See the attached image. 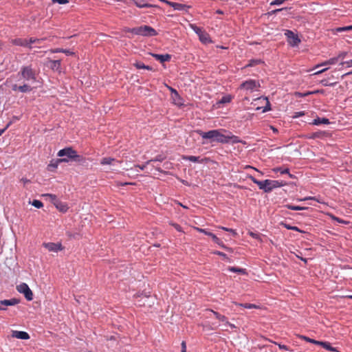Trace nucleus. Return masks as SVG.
Here are the masks:
<instances>
[{
  "label": "nucleus",
  "instance_id": "1",
  "mask_svg": "<svg viewBox=\"0 0 352 352\" xmlns=\"http://www.w3.org/2000/svg\"><path fill=\"white\" fill-rule=\"evenodd\" d=\"M57 155L62 157L59 158V161H62V162L65 163L73 161L78 164H83L86 162L85 157L78 154L77 151L71 146L60 149L58 152Z\"/></svg>",
  "mask_w": 352,
  "mask_h": 352
},
{
  "label": "nucleus",
  "instance_id": "2",
  "mask_svg": "<svg viewBox=\"0 0 352 352\" xmlns=\"http://www.w3.org/2000/svg\"><path fill=\"white\" fill-rule=\"evenodd\" d=\"M225 129H212L207 132L201 130H196L195 132L199 134L203 139L210 140L211 142H216L217 143L226 144V133H223Z\"/></svg>",
  "mask_w": 352,
  "mask_h": 352
},
{
  "label": "nucleus",
  "instance_id": "3",
  "mask_svg": "<svg viewBox=\"0 0 352 352\" xmlns=\"http://www.w3.org/2000/svg\"><path fill=\"white\" fill-rule=\"evenodd\" d=\"M126 32L131 33L134 35L151 37L157 35V32L151 26L149 25H141L139 27L128 28L126 30Z\"/></svg>",
  "mask_w": 352,
  "mask_h": 352
},
{
  "label": "nucleus",
  "instance_id": "4",
  "mask_svg": "<svg viewBox=\"0 0 352 352\" xmlns=\"http://www.w3.org/2000/svg\"><path fill=\"white\" fill-rule=\"evenodd\" d=\"M19 74L26 81L36 82V73L32 69V65L23 66L21 68Z\"/></svg>",
  "mask_w": 352,
  "mask_h": 352
},
{
  "label": "nucleus",
  "instance_id": "5",
  "mask_svg": "<svg viewBox=\"0 0 352 352\" xmlns=\"http://www.w3.org/2000/svg\"><path fill=\"white\" fill-rule=\"evenodd\" d=\"M195 229L200 233H203L207 236H211L212 241L224 250H226L228 251L232 250V248L226 246L219 238H218L214 234L212 233L211 232H209L208 230L198 227L195 228Z\"/></svg>",
  "mask_w": 352,
  "mask_h": 352
},
{
  "label": "nucleus",
  "instance_id": "6",
  "mask_svg": "<svg viewBox=\"0 0 352 352\" xmlns=\"http://www.w3.org/2000/svg\"><path fill=\"white\" fill-rule=\"evenodd\" d=\"M287 185V183L282 180L265 179V192H270L274 189L280 188Z\"/></svg>",
  "mask_w": 352,
  "mask_h": 352
},
{
  "label": "nucleus",
  "instance_id": "7",
  "mask_svg": "<svg viewBox=\"0 0 352 352\" xmlns=\"http://www.w3.org/2000/svg\"><path fill=\"white\" fill-rule=\"evenodd\" d=\"M261 87V85L258 81L254 79H249L244 82H243L240 86L239 89H244L246 91H250L251 92L254 91L256 89Z\"/></svg>",
  "mask_w": 352,
  "mask_h": 352
},
{
  "label": "nucleus",
  "instance_id": "8",
  "mask_svg": "<svg viewBox=\"0 0 352 352\" xmlns=\"http://www.w3.org/2000/svg\"><path fill=\"white\" fill-rule=\"evenodd\" d=\"M288 44L292 47H297L301 42L298 36L293 31L287 30L285 32Z\"/></svg>",
  "mask_w": 352,
  "mask_h": 352
},
{
  "label": "nucleus",
  "instance_id": "9",
  "mask_svg": "<svg viewBox=\"0 0 352 352\" xmlns=\"http://www.w3.org/2000/svg\"><path fill=\"white\" fill-rule=\"evenodd\" d=\"M16 290L18 292L23 294L27 300L30 301L33 299V293L26 283H22L16 286Z\"/></svg>",
  "mask_w": 352,
  "mask_h": 352
},
{
  "label": "nucleus",
  "instance_id": "10",
  "mask_svg": "<svg viewBox=\"0 0 352 352\" xmlns=\"http://www.w3.org/2000/svg\"><path fill=\"white\" fill-rule=\"evenodd\" d=\"M47 66L52 70L61 72V60H51L48 59Z\"/></svg>",
  "mask_w": 352,
  "mask_h": 352
},
{
  "label": "nucleus",
  "instance_id": "11",
  "mask_svg": "<svg viewBox=\"0 0 352 352\" xmlns=\"http://www.w3.org/2000/svg\"><path fill=\"white\" fill-rule=\"evenodd\" d=\"M19 302H20V300L18 298H10V299L1 300H0V311L6 310V308L4 307H2L1 305L14 306V305L19 304Z\"/></svg>",
  "mask_w": 352,
  "mask_h": 352
},
{
  "label": "nucleus",
  "instance_id": "12",
  "mask_svg": "<svg viewBox=\"0 0 352 352\" xmlns=\"http://www.w3.org/2000/svg\"><path fill=\"white\" fill-rule=\"evenodd\" d=\"M11 43L14 45L28 47L30 50L32 49V46L29 45L28 39L27 38H16L12 39L11 41Z\"/></svg>",
  "mask_w": 352,
  "mask_h": 352
},
{
  "label": "nucleus",
  "instance_id": "13",
  "mask_svg": "<svg viewBox=\"0 0 352 352\" xmlns=\"http://www.w3.org/2000/svg\"><path fill=\"white\" fill-rule=\"evenodd\" d=\"M49 252H58L63 249L60 243H44L43 245Z\"/></svg>",
  "mask_w": 352,
  "mask_h": 352
},
{
  "label": "nucleus",
  "instance_id": "14",
  "mask_svg": "<svg viewBox=\"0 0 352 352\" xmlns=\"http://www.w3.org/2000/svg\"><path fill=\"white\" fill-rule=\"evenodd\" d=\"M224 133H226V144H237L241 143L243 141L240 139L239 137L233 135L230 131H224Z\"/></svg>",
  "mask_w": 352,
  "mask_h": 352
},
{
  "label": "nucleus",
  "instance_id": "15",
  "mask_svg": "<svg viewBox=\"0 0 352 352\" xmlns=\"http://www.w3.org/2000/svg\"><path fill=\"white\" fill-rule=\"evenodd\" d=\"M170 7H172L175 10L184 11L186 13L188 12V10L191 8L190 6L173 1L170 4Z\"/></svg>",
  "mask_w": 352,
  "mask_h": 352
},
{
  "label": "nucleus",
  "instance_id": "16",
  "mask_svg": "<svg viewBox=\"0 0 352 352\" xmlns=\"http://www.w3.org/2000/svg\"><path fill=\"white\" fill-rule=\"evenodd\" d=\"M150 54L155 58L156 60H159L160 63H164L166 61H169L171 58V55L168 54H158L154 53H150Z\"/></svg>",
  "mask_w": 352,
  "mask_h": 352
},
{
  "label": "nucleus",
  "instance_id": "17",
  "mask_svg": "<svg viewBox=\"0 0 352 352\" xmlns=\"http://www.w3.org/2000/svg\"><path fill=\"white\" fill-rule=\"evenodd\" d=\"M138 8H157V6L153 5L151 3H148L145 0H131Z\"/></svg>",
  "mask_w": 352,
  "mask_h": 352
},
{
  "label": "nucleus",
  "instance_id": "18",
  "mask_svg": "<svg viewBox=\"0 0 352 352\" xmlns=\"http://www.w3.org/2000/svg\"><path fill=\"white\" fill-rule=\"evenodd\" d=\"M12 336L14 338L21 340H28L30 338L29 334L27 332L22 331H13Z\"/></svg>",
  "mask_w": 352,
  "mask_h": 352
},
{
  "label": "nucleus",
  "instance_id": "19",
  "mask_svg": "<svg viewBox=\"0 0 352 352\" xmlns=\"http://www.w3.org/2000/svg\"><path fill=\"white\" fill-rule=\"evenodd\" d=\"M54 206L57 210L63 213L67 212L69 209L68 205L66 203L61 201L60 200H58L56 201V203H54Z\"/></svg>",
  "mask_w": 352,
  "mask_h": 352
},
{
  "label": "nucleus",
  "instance_id": "20",
  "mask_svg": "<svg viewBox=\"0 0 352 352\" xmlns=\"http://www.w3.org/2000/svg\"><path fill=\"white\" fill-rule=\"evenodd\" d=\"M310 124L317 126L320 124H329L330 121L328 118H326L317 117L316 118L314 119Z\"/></svg>",
  "mask_w": 352,
  "mask_h": 352
},
{
  "label": "nucleus",
  "instance_id": "21",
  "mask_svg": "<svg viewBox=\"0 0 352 352\" xmlns=\"http://www.w3.org/2000/svg\"><path fill=\"white\" fill-rule=\"evenodd\" d=\"M317 345L322 346L324 349L333 352H338L337 348L333 347L331 345L329 342L318 341Z\"/></svg>",
  "mask_w": 352,
  "mask_h": 352
},
{
  "label": "nucleus",
  "instance_id": "22",
  "mask_svg": "<svg viewBox=\"0 0 352 352\" xmlns=\"http://www.w3.org/2000/svg\"><path fill=\"white\" fill-rule=\"evenodd\" d=\"M228 270L231 272H235L240 274L245 275L247 274L246 269L245 268H241L238 267L234 266H230L228 267Z\"/></svg>",
  "mask_w": 352,
  "mask_h": 352
},
{
  "label": "nucleus",
  "instance_id": "23",
  "mask_svg": "<svg viewBox=\"0 0 352 352\" xmlns=\"http://www.w3.org/2000/svg\"><path fill=\"white\" fill-rule=\"evenodd\" d=\"M60 163H62V161H59V158L51 160L47 166V170L49 171H54L56 168H57Z\"/></svg>",
  "mask_w": 352,
  "mask_h": 352
},
{
  "label": "nucleus",
  "instance_id": "24",
  "mask_svg": "<svg viewBox=\"0 0 352 352\" xmlns=\"http://www.w3.org/2000/svg\"><path fill=\"white\" fill-rule=\"evenodd\" d=\"M171 98L173 100V102L175 104H177L178 106L183 105V99L179 96L178 91H175V93L171 96Z\"/></svg>",
  "mask_w": 352,
  "mask_h": 352
},
{
  "label": "nucleus",
  "instance_id": "25",
  "mask_svg": "<svg viewBox=\"0 0 352 352\" xmlns=\"http://www.w3.org/2000/svg\"><path fill=\"white\" fill-rule=\"evenodd\" d=\"M328 134L326 131H316L314 133H312L309 136V139H316V138H322L323 137L326 136Z\"/></svg>",
  "mask_w": 352,
  "mask_h": 352
},
{
  "label": "nucleus",
  "instance_id": "26",
  "mask_svg": "<svg viewBox=\"0 0 352 352\" xmlns=\"http://www.w3.org/2000/svg\"><path fill=\"white\" fill-rule=\"evenodd\" d=\"M352 30V25L339 27L335 29H333L332 31L334 34L342 32H349Z\"/></svg>",
  "mask_w": 352,
  "mask_h": 352
},
{
  "label": "nucleus",
  "instance_id": "27",
  "mask_svg": "<svg viewBox=\"0 0 352 352\" xmlns=\"http://www.w3.org/2000/svg\"><path fill=\"white\" fill-rule=\"evenodd\" d=\"M250 179L252 180V182L256 184L259 189L260 190H262L264 191V188H265V180H263V181H261V180H258L257 179H256L253 176H250Z\"/></svg>",
  "mask_w": 352,
  "mask_h": 352
},
{
  "label": "nucleus",
  "instance_id": "28",
  "mask_svg": "<svg viewBox=\"0 0 352 352\" xmlns=\"http://www.w3.org/2000/svg\"><path fill=\"white\" fill-rule=\"evenodd\" d=\"M207 311L212 312L213 314V315L215 316V318L217 319H218L219 321H221L223 322H227L228 318L226 316H225L224 315H221L219 313H218L217 311H213L212 309H207Z\"/></svg>",
  "mask_w": 352,
  "mask_h": 352
},
{
  "label": "nucleus",
  "instance_id": "29",
  "mask_svg": "<svg viewBox=\"0 0 352 352\" xmlns=\"http://www.w3.org/2000/svg\"><path fill=\"white\" fill-rule=\"evenodd\" d=\"M287 209L292 210H308V207H304V206H294L292 204H285L284 206Z\"/></svg>",
  "mask_w": 352,
  "mask_h": 352
},
{
  "label": "nucleus",
  "instance_id": "30",
  "mask_svg": "<svg viewBox=\"0 0 352 352\" xmlns=\"http://www.w3.org/2000/svg\"><path fill=\"white\" fill-rule=\"evenodd\" d=\"M199 40L204 43H211L212 41L209 36V35L206 33L205 32H203L199 36Z\"/></svg>",
  "mask_w": 352,
  "mask_h": 352
},
{
  "label": "nucleus",
  "instance_id": "31",
  "mask_svg": "<svg viewBox=\"0 0 352 352\" xmlns=\"http://www.w3.org/2000/svg\"><path fill=\"white\" fill-rule=\"evenodd\" d=\"M233 98V96L230 94L223 96L217 102V104H226L230 103Z\"/></svg>",
  "mask_w": 352,
  "mask_h": 352
},
{
  "label": "nucleus",
  "instance_id": "32",
  "mask_svg": "<svg viewBox=\"0 0 352 352\" xmlns=\"http://www.w3.org/2000/svg\"><path fill=\"white\" fill-rule=\"evenodd\" d=\"M291 9V8H278V9H276V10H273L270 12H268L267 14L270 15V16H272L273 14H275L279 12H284L285 13H284L285 15L287 14H288V11Z\"/></svg>",
  "mask_w": 352,
  "mask_h": 352
},
{
  "label": "nucleus",
  "instance_id": "33",
  "mask_svg": "<svg viewBox=\"0 0 352 352\" xmlns=\"http://www.w3.org/2000/svg\"><path fill=\"white\" fill-rule=\"evenodd\" d=\"M45 40V38H37L30 37L28 39L29 45L32 46V44L41 45Z\"/></svg>",
  "mask_w": 352,
  "mask_h": 352
},
{
  "label": "nucleus",
  "instance_id": "34",
  "mask_svg": "<svg viewBox=\"0 0 352 352\" xmlns=\"http://www.w3.org/2000/svg\"><path fill=\"white\" fill-rule=\"evenodd\" d=\"M133 65L138 69H147L149 71H153L152 67H151L149 65H146L145 64H144L142 62H136L133 64Z\"/></svg>",
  "mask_w": 352,
  "mask_h": 352
},
{
  "label": "nucleus",
  "instance_id": "35",
  "mask_svg": "<svg viewBox=\"0 0 352 352\" xmlns=\"http://www.w3.org/2000/svg\"><path fill=\"white\" fill-rule=\"evenodd\" d=\"M116 162V160L113 157H103L100 161L101 165H111L113 162Z\"/></svg>",
  "mask_w": 352,
  "mask_h": 352
},
{
  "label": "nucleus",
  "instance_id": "36",
  "mask_svg": "<svg viewBox=\"0 0 352 352\" xmlns=\"http://www.w3.org/2000/svg\"><path fill=\"white\" fill-rule=\"evenodd\" d=\"M186 160H188L192 162L201 163L203 160H200V157L194 155H188L183 157Z\"/></svg>",
  "mask_w": 352,
  "mask_h": 352
},
{
  "label": "nucleus",
  "instance_id": "37",
  "mask_svg": "<svg viewBox=\"0 0 352 352\" xmlns=\"http://www.w3.org/2000/svg\"><path fill=\"white\" fill-rule=\"evenodd\" d=\"M262 63H264V61H263L261 59H250L248 63L246 65L245 67H254Z\"/></svg>",
  "mask_w": 352,
  "mask_h": 352
},
{
  "label": "nucleus",
  "instance_id": "38",
  "mask_svg": "<svg viewBox=\"0 0 352 352\" xmlns=\"http://www.w3.org/2000/svg\"><path fill=\"white\" fill-rule=\"evenodd\" d=\"M32 90V87L28 84H24L23 85H19L18 88V91L21 93H28L30 92Z\"/></svg>",
  "mask_w": 352,
  "mask_h": 352
},
{
  "label": "nucleus",
  "instance_id": "39",
  "mask_svg": "<svg viewBox=\"0 0 352 352\" xmlns=\"http://www.w3.org/2000/svg\"><path fill=\"white\" fill-rule=\"evenodd\" d=\"M297 337L301 340H303L307 342H309V343H312V344H318V340H316L314 339H312V338H310L306 336H303V335H297Z\"/></svg>",
  "mask_w": 352,
  "mask_h": 352
},
{
  "label": "nucleus",
  "instance_id": "40",
  "mask_svg": "<svg viewBox=\"0 0 352 352\" xmlns=\"http://www.w3.org/2000/svg\"><path fill=\"white\" fill-rule=\"evenodd\" d=\"M236 306L241 307L245 309H255L257 306L252 303H236Z\"/></svg>",
  "mask_w": 352,
  "mask_h": 352
},
{
  "label": "nucleus",
  "instance_id": "41",
  "mask_svg": "<svg viewBox=\"0 0 352 352\" xmlns=\"http://www.w3.org/2000/svg\"><path fill=\"white\" fill-rule=\"evenodd\" d=\"M165 158L166 157L164 155H158L155 157L146 161V164H150V163L154 162H163L165 160Z\"/></svg>",
  "mask_w": 352,
  "mask_h": 352
},
{
  "label": "nucleus",
  "instance_id": "42",
  "mask_svg": "<svg viewBox=\"0 0 352 352\" xmlns=\"http://www.w3.org/2000/svg\"><path fill=\"white\" fill-rule=\"evenodd\" d=\"M273 172L274 173H280V174L282 175H284V174H287L289 173V169L286 168H283L281 167H276V168H274L272 169Z\"/></svg>",
  "mask_w": 352,
  "mask_h": 352
},
{
  "label": "nucleus",
  "instance_id": "43",
  "mask_svg": "<svg viewBox=\"0 0 352 352\" xmlns=\"http://www.w3.org/2000/svg\"><path fill=\"white\" fill-rule=\"evenodd\" d=\"M190 27L198 36H199L204 32L201 28L198 27L195 24H190Z\"/></svg>",
  "mask_w": 352,
  "mask_h": 352
},
{
  "label": "nucleus",
  "instance_id": "44",
  "mask_svg": "<svg viewBox=\"0 0 352 352\" xmlns=\"http://www.w3.org/2000/svg\"><path fill=\"white\" fill-rule=\"evenodd\" d=\"M212 254H215V255H218L221 257H222V258L225 261H230V258H228V256L223 252H221V251H219V250H215L212 252Z\"/></svg>",
  "mask_w": 352,
  "mask_h": 352
},
{
  "label": "nucleus",
  "instance_id": "45",
  "mask_svg": "<svg viewBox=\"0 0 352 352\" xmlns=\"http://www.w3.org/2000/svg\"><path fill=\"white\" fill-rule=\"evenodd\" d=\"M30 203L36 208H41L43 206V202L38 199H34L32 202Z\"/></svg>",
  "mask_w": 352,
  "mask_h": 352
},
{
  "label": "nucleus",
  "instance_id": "46",
  "mask_svg": "<svg viewBox=\"0 0 352 352\" xmlns=\"http://www.w3.org/2000/svg\"><path fill=\"white\" fill-rule=\"evenodd\" d=\"M219 228L223 230H225L226 232H229L232 233V234L233 236L237 235V233H236V230L232 229V228H228L223 227V226H220Z\"/></svg>",
  "mask_w": 352,
  "mask_h": 352
},
{
  "label": "nucleus",
  "instance_id": "47",
  "mask_svg": "<svg viewBox=\"0 0 352 352\" xmlns=\"http://www.w3.org/2000/svg\"><path fill=\"white\" fill-rule=\"evenodd\" d=\"M307 200H314L318 203H322V201L316 197H305L302 199H299V201H307Z\"/></svg>",
  "mask_w": 352,
  "mask_h": 352
},
{
  "label": "nucleus",
  "instance_id": "48",
  "mask_svg": "<svg viewBox=\"0 0 352 352\" xmlns=\"http://www.w3.org/2000/svg\"><path fill=\"white\" fill-rule=\"evenodd\" d=\"M170 225L172 226L177 231L180 232H184V230L180 225H179L176 223H173V222H170Z\"/></svg>",
  "mask_w": 352,
  "mask_h": 352
},
{
  "label": "nucleus",
  "instance_id": "49",
  "mask_svg": "<svg viewBox=\"0 0 352 352\" xmlns=\"http://www.w3.org/2000/svg\"><path fill=\"white\" fill-rule=\"evenodd\" d=\"M45 196L49 197L52 203L54 205V203H56L59 199L57 198L56 195L52 194H46Z\"/></svg>",
  "mask_w": 352,
  "mask_h": 352
},
{
  "label": "nucleus",
  "instance_id": "50",
  "mask_svg": "<svg viewBox=\"0 0 352 352\" xmlns=\"http://www.w3.org/2000/svg\"><path fill=\"white\" fill-rule=\"evenodd\" d=\"M332 219L335 221H337L340 223H343V224H348L349 222V221H346L345 220H343L339 217H337L336 216H332Z\"/></svg>",
  "mask_w": 352,
  "mask_h": 352
},
{
  "label": "nucleus",
  "instance_id": "51",
  "mask_svg": "<svg viewBox=\"0 0 352 352\" xmlns=\"http://www.w3.org/2000/svg\"><path fill=\"white\" fill-rule=\"evenodd\" d=\"M337 82H329L327 80L324 79L321 80V84L323 86H329V87H333L335 85H336Z\"/></svg>",
  "mask_w": 352,
  "mask_h": 352
},
{
  "label": "nucleus",
  "instance_id": "52",
  "mask_svg": "<svg viewBox=\"0 0 352 352\" xmlns=\"http://www.w3.org/2000/svg\"><path fill=\"white\" fill-rule=\"evenodd\" d=\"M266 105L263 107V112H267L270 110H271V104L269 102V100H267V98H266Z\"/></svg>",
  "mask_w": 352,
  "mask_h": 352
},
{
  "label": "nucleus",
  "instance_id": "53",
  "mask_svg": "<svg viewBox=\"0 0 352 352\" xmlns=\"http://www.w3.org/2000/svg\"><path fill=\"white\" fill-rule=\"evenodd\" d=\"M338 61L337 57L331 58L329 60H326V63H329V65H334Z\"/></svg>",
  "mask_w": 352,
  "mask_h": 352
},
{
  "label": "nucleus",
  "instance_id": "54",
  "mask_svg": "<svg viewBox=\"0 0 352 352\" xmlns=\"http://www.w3.org/2000/svg\"><path fill=\"white\" fill-rule=\"evenodd\" d=\"M53 3H56L60 5L66 4L69 3V0H52Z\"/></svg>",
  "mask_w": 352,
  "mask_h": 352
},
{
  "label": "nucleus",
  "instance_id": "55",
  "mask_svg": "<svg viewBox=\"0 0 352 352\" xmlns=\"http://www.w3.org/2000/svg\"><path fill=\"white\" fill-rule=\"evenodd\" d=\"M346 55H347L346 52H342L336 57H337L338 60L344 59Z\"/></svg>",
  "mask_w": 352,
  "mask_h": 352
},
{
  "label": "nucleus",
  "instance_id": "56",
  "mask_svg": "<svg viewBox=\"0 0 352 352\" xmlns=\"http://www.w3.org/2000/svg\"><path fill=\"white\" fill-rule=\"evenodd\" d=\"M63 53H64L67 56H73V55H74V52L71 51L69 49H63Z\"/></svg>",
  "mask_w": 352,
  "mask_h": 352
},
{
  "label": "nucleus",
  "instance_id": "57",
  "mask_svg": "<svg viewBox=\"0 0 352 352\" xmlns=\"http://www.w3.org/2000/svg\"><path fill=\"white\" fill-rule=\"evenodd\" d=\"M280 225L282 226L283 227H284L285 228L287 229V230H291L292 226L287 223L286 222H284V221H281L280 223Z\"/></svg>",
  "mask_w": 352,
  "mask_h": 352
},
{
  "label": "nucleus",
  "instance_id": "58",
  "mask_svg": "<svg viewBox=\"0 0 352 352\" xmlns=\"http://www.w3.org/2000/svg\"><path fill=\"white\" fill-rule=\"evenodd\" d=\"M63 48H54V49H51L50 50V52L51 53H63Z\"/></svg>",
  "mask_w": 352,
  "mask_h": 352
},
{
  "label": "nucleus",
  "instance_id": "59",
  "mask_svg": "<svg viewBox=\"0 0 352 352\" xmlns=\"http://www.w3.org/2000/svg\"><path fill=\"white\" fill-rule=\"evenodd\" d=\"M311 94V91H307L305 93H300V92L296 93V95H298L300 97H305V96H307Z\"/></svg>",
  "mask_w": 352,
  "mask_h": 352
},
{
  "label": "nucleus",
  "instance_id": "60",
  "mask_svg": "<svg viewBox=\"0 0 352 352\" xmlns=\"http://www.w3.org/2000/svg\"><path fill=\"white\" fill-rule=\"evenodd\" d=\"M250 235L254 238V239H260L261 237H260V234L258 233H255V232H250Z\"/></svg>",
  "mask_w": 352,
  "mask_h": 352
},
{
  "label": "nucleus",
  "instance_id": "61",
  "mask_svg": "<svg viewBox=\"0 0 352 352\" xmlns=\"http://www.w3.org/2000/svg\"><path fill=\"white\" fill-rule=\"evenodd\" d=\"M341 65H346L347 67H352V59L347 60V61L342 62V63H341Z\"/></svg>",
  "mask_w": 352,
  "mask_h": 352
},
{
  "label": "nucleus",
  "instance_id": "62",
  "mask_svg": "<svg viewBox=\"0 0 352 352\" xmlns=\"http://www.w3.org/2000/svg\"><path fill=\"white\" fill-rule=\"evenodd\" d=\"M21 182H23L24 186H25L26 184L31 182V181L30 179H27L26 177L21 178Z\"/></svg>",
  "mask_w": 352,
  "mask_h": 352
},
{
  "label": "nucleus",
  "instance_id": "63",
  "mask_svg": "<svg viewBox=\"0 0 352 352\" xmlns=\"http://www.w3.org/2000/svg\"><path fill=\"white\" fill-rule=\"evenodd\" d=\"M278 348L281 350L291 351L287 345L278 344Z\"/></svg>",
  "mask_w": 352,
  "mask_h": 352
},
{
  "label": "nucleus",
  "instance_id": "64",
  "mask_svg": "<svg viewBox=\"0 0 352 352\" xmlns=\"http://www.w3.org/2000/svg\"><path fill=\"white\" fill-rule=\"evenodd\" d=\"M182 351L181 352H186V344L185 341H182Z\"/></svg>",
  "mask_w": 352,
  "mask_h": 352
}]
</instances>
